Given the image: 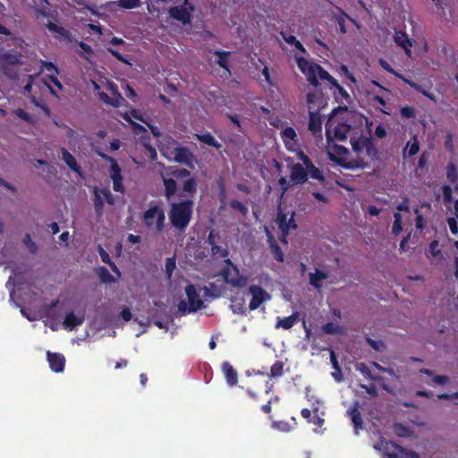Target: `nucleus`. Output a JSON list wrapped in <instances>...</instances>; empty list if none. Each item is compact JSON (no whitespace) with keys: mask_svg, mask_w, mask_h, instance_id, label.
Segmentation results:
<instances>
[{"mask_svg":"<svg viewBox=\"0 0 458 458\" xmlns=\"http://www.w3.org/2000/svg\"><path fill=\"white\" fill-rule=\"evenodd\" d=\"M306 169H307L308 176L310 175L312 179H316L321 182L325 181V176H324L322 171L319 168H318L317 166H315L314 164H312Z\"/></svg>","mask_w":458,"mask_h":458,"instance_id":"obj_43","label":"nucleus"},{"mask_svg":"<svg viewBox=\"0 0 458 458\" xmlns=\"http://www.w3.org/2000/svg\"><path fill=\"white\" fill-rule=\"evenodd\" d=\"M322 331L327 335L342 334V327L333 322H327L322 326Z\"/></svg>","mask_w":458,"mask_h":458,"instance_id":"obj_45","label":"nucleus"},{"mask_svg":"<svg viewBox=\"0 0 458 458\" xmlns=\"http://www.w3.org/2000/svg\"><path fill=\"white\" fill-rule=\"evenodd\" d=\"M62 157L71 170L81 174V166L78 165L75 157L64 148H62Z\"/></svg>","mask_w":458,"mask_h":458,"instance_id":"obj_22","label":"nucleus"},{"mask_svg":"<svg viewBox=\"0 0 458 458\" xmlns=\"http://www.w3.org/2000/svg\"><path fill=\"white\" fill-rule=\"evenodd\" d=\"M340 14L335 15V18L339 25L340 31L344 34L346 33V28H345V20L344 18L347 17L349 20L354 21L343 9L337 8Z\"/></svg>","mask_w":458,"mask_h":458,"instance_id":"obj_42","label":"nucleus"},{"mask_svg":"<svg viewBox=\"0 0 458 458\" xmlns=\"http://www.w3.org/2000/svg\"><path fill=\"white\" fill-rule=\"evenodd\" d=\"M365 139H370V137L360 135L358 138H351V144L354 152L360 153L365 148V146H363V140Z\"/></svg>","mask_w":458,"mask_h":458,"instance_id":"obj_44","label":"nucleus"},{"mask_svg":"<svg viewBox=\"0 0 458 458\" xmlns=\"http://www.w3.org/2000/svg\"><path fill=\"white\" fill-rule=\"evenodd\" d=\"M360 387L361 389H364L368 394H369V395H371L373 397L377 395V390L376 386H373V385L367 386V385H364V384H360Z\"/></svg>","mask_w":458,"mask_h":458,"instance_id":"obj_63","label":"nucleus"},{"mask_svg":"<svg viewBox=\"0 0 458 458\" xmlns=\"http://www.w3.org/2000/svg\"><path fill=\"white\" fill-rule=\"evenodd\" d=\"M356 369L360 371L366 378L369 379L372 376L370 369L364 362L357 363Z\"/></svg>","mask_w":458,"mask_h":458,"instance_id":"obj_53","label":"nucleus"},{"mask_svg":"<svg viewBox=\"0 0 458 458\" xmlns=\"http://www.w3.org/2000/svg\"><path fill=\"white\" fill-rule=\"evenodd\" d=\"M169 206L168 217L171 225L181 232L185 231L193 216V200L186 199L178 202H171Z\"/></svg>","mask_w":458,"mask_h":458,"instance_id":"obj_1","label":"nucleus"},{"mask_svg":"<svg viewBox=\"0 0 458 458\" xmlns=\"http://www.w3.org/2000/svg\"><path fill=\"white\" fill-rule=\"evenodd\" d=\"M231 310L234 314L245 315V300L244 298L234 297L231 300Z\"/></svg>","mask_w":458,"mask_h":458,"instance_id":"obj_33","label":"nucleus"},{"mask_svg":"<svg viewBox=\"0 0 458 458\" xmlns=\"http://www.w3.org/2000/svg\"><path fill=\"white\" fill-rule=\"evenodd\" d=\"M412 142H408L405 146V148L403 150V157H406V156L412 157L416 155L420 150V142L418 140V138L416 135L412 138Z\"/></svg>","mask_w":458,"mask_h":458,"instance_id":"obj_32","label":"nucleus"},{"mask_svg":"<svg viewBox=\"0 0 458 458\" xmlns=\"http://www.w3.org/2000/svg\"><path fill=\"white\" fill-rule=\"evenodd\" d=\"M97 153L102 159H104L111 164L109 174H110V178L112 180L123 178L121 168H120L117 161L114 157H112L103 152H100V151H98Z\"/></svg>","mask_w":458,"mask_h":458,"instance_id":"obj_15","label":"nucleus"},{"mask_svg":"<svg viewBox=\"0 0 458 458\" xmlns=\"http://www.w3.org/2000/svg\"><path fill=\"white\" fill-rule=\"evenodd\" d=\"M335 89V95L337 100L345 101L347 104H350L352 101V98L350 94L336 81V84L332 85Z\"/></svg>","mask_w":458,"mask_h":458,"instance_id":"obj_36","label":"nucleus"},{"mask_svg":"<svg viewBox=\"0 0 458 458\" xmlns=\"http://www.w3.org/2000/svg\"><path fill=\"white\" fill-rule=\"evenodd\" d=\"M224 264L225 267L220 274L224 277L225 282L233 287H244L248 283V279L246 276L240 275L237 266L230 259H224Z\"/></svg>","mask_w":458,"mask_h":458,"instance_id":"obj_2","label":"nucleus"},{"mask_svg":"<svg viewBox=\"0 0 458 458\" xmlns=\"http://www.w3.org/2000/svg\"><path fill=\"white\" fill-rule=\"evenodd\" d=\"M297 64L299 69L307 76V79L310 81V78H311L312 75L311 68L316 66L317 64L310 62L304 57H299L297 58Z\"/></svg>","mask_w":458,"mask_h":458,"instance_id":"obj_29","label":"nucleus"},{"mask_svg":"<svg viewBox=\"0 0 458 458\" xmlns=\"http://www.w3.org/2000/svg\"><path fill=\"white\" fill-rule=\"evenodd\" d=\"M99 192H100L101 196L105 199V200L106 201L107 204L114 205V199L113 194L111 193V191L108 189H103V190L99 191Z\"/></svg>","mask_w":458,"mask_h":458,"instance_id":"obj_59","label":"nucleus"},{"mask_svg":"<svg viewBox=\"0 0 458 458\" xmlns=\"http://www.w3.org/2000/svg\"><path fill=\"white\" fill-rule=\"evenodd\" d=\"M349 412H350V416H351V419H352L354 428L357 429L361 428L363 421H362L361 414H360V411L358 410V408L353 407L352 409L350 410Z\"/></svg>","mask_w":458,"mask_h":458,"instance_id":"obj_41","label":"nucleus"},{"mask_svg":"<svg viewBox=\"0 0 458 458\" xmlns=\"http://www.w3.org/2000/svg\"><path fill=\"white\" fill-rule=\"evenodd\" d=\"M287 222H288L287 214H284L282 211H279L277 217H276V223H277L278 228L282 232V237L280 238V241L282 242H286V235H287L286 224H287Z\"/></svg>","mask_w":458,"mask_h":458,"instance_id":"obj_30","label":"nucleus"},{"mask_svg":"<svg viewBox=\"0 0 458 458\" xmlns=\"http://www.w3.org/2000/svg\"><path fill=\"white\" fill-rule=\"evenodd\" d=\"M311 70L312 75L310 78V83L314 87H318L319 85L318 79L322 81H327L330 83V85L336 84V80L331 76L320 64L313 66Z\"/></svg>","mask_w":458,"mask_h":458,"instance_id":"obj_8","label":"nucleus"},{"mask_svg":"<svg viewBox=\"0 0 458 458\" xmlns=\"http://www.w3.org/2000/svg\"><path fill=\"white\" fill-rule=\"evenodd\" d=\"M98 277L104 284H110L114 282V277L109 273L108 269L105 267L98 268Z\"/></svg>","mask_w":458,"mask_h":458,"instance_id":"obj_46","label":"nucleus"},{"mask_svg":"<svg viewBox=\"0 0 458 458\" xmlns=\"http://www.w3.org/2000/svg\"><path fill=\"white\" fill-rule=\"evenodd\" d=\"M282 139L285 144V147L290 149L291 144L296 143L297 134L295 130L293 127H286L281 133Z\"/></svg>","mask_w":458,"mask_h":458,"instance_id":"obj_28","label":"nucleus"},{"mask_svg":"<svg viewBox=\"0 0 458 458\" xmlns=\"http://www.w3.org/2000/svg\"><path fill=\"white\" fill-rule=\"evenodd\" d=\"M322 116L318 111L309 110L308 129L314 136L322 135Z\"/></svg>","mask_w":458,"mask_h":458,"instance_id":"obj_11","label":"nucleus"},{"mask_svg":"<svg viewBox=\"0 0 458 458\" xmlns=\"http://www.w3.org/2000/svg\"><path fill=\"white\" fill-rule=\"evenodd\" d=\"M351 125L346 123H339L334 130V138L336 140L344 141L347 139L350 132Z\"/></svg>","mask_w":458,"mask_h":458,"instance_id":"obj_23","label":"nucleus"},{"mask_svg":"<svg viewBox=\"0 0 458 458\" xmlns=\"http://www.w3.org/2000/svg\"><path fill=\"white\" fill-rule=\"evenodd\" d=\"M290 178L295 184L304 183L308 180L307 169L300 163L293 165Z\"/></svg>","mask_w":458,"mask_h":458,"instance_id":"obj_13","label":"nucleus"},{"mask_svg":"<svg viewBox=\"0 0 458 458\" xmlns=\"http://www.w3.org/2000/svg\"><path fill=\"white\" fill-rule=\"evenodd\" d=\"M363 146H365L366 154L371 158V160H377L378 158V149L375 146L372 139H365L363 140Z\"/></svg>","mask_w":458,"mask_h":458,"instance_id":"obj_35","label":"nucleus"},{"mask_svg":"<svg viewBox=\"0 0 458 458\" xmlns=\"http://www.w3.org/2000/svg\"><path fill=\"white\" fill-rule=\"evenodd\" d=\"M249 293L251 295V300L249 304L250 310H255L265 301L271 299V295L261 286L251 284L249 287Z\"/></svg>","mask_w":458,"mask_h":458,"instance_id":"obj_6","label":"nucleus"},{"mask_svg":"<svg viewBox=\"0 0 458 458\" xmlns=\"http://www.w3.org/2000/svg\"><path fill=\"white\" fill-rule=\"evenodd\" d=\"M231 208L239 211L242 216H246L248 214V208L241 201L233 199L230 201Z\"/></svg>","mask_w":458,"mask_h":458,"instance_id":"obj_49","label":"nucleus"},{"mask_svg":"<svg viewBox=\"0 0 458 458\" xmlns=\"http://www.w3.org/2000/svg\"><path fill=\"white\" fill-rule=\"evenodd\" d=\"M185 293L189 301V311H197L204 308V303L193 284L185 287Z\"/></svg>","mask_w":458,"mask_h":458,"instance_id":"obj_9","label":"nucleus"},{"mask_svg":"<svg viewBox=\"0 0 458 458\" xmlns=\"http://www.w3.org/2000/svg\"><path fill=\"white\" fill-rule=\"evenodd\" d=\"M215 55L218 57V59L216 61L217 64L220 67H222L223 69H225L230 72L229 67H228V57L230 56L231 53L228 51L217 50L215 52Z\"/></svg>","mask_w":458,"mask_h":458,"instance_id":"obj_38","label":"nucleus"},{"mask_svg":"<svg viewBox=\"0 0 458 458\" xmlns=\"http://www.w3.org/2000/svg\"><path fill=\"white\" fill-rule=\"evenodd\" d=\"M83 322L84 316L78 317L72 311H71L66 314L63 322V326L66 330L72 331L76 327L81 326Z\"/></svg>","mask_w":458,"mask_h":458,"instance_id":"obj_17","label":"nucleus"},{"mask_svg":"<svg viewBox=\"0 0 458 458\" xmlns=\"http://www.w3.org/2000/svg\"><path fill=\"white\" fill-rule=\"evenodd\" d=\"M328 277V274L327 272L317 269L314 273H310V284L313 285L317 289H320L322 287V280H325Z\"/></svg>","mask_w":458,"mask_h":458,"instance_id":"obj_25","label":"nucleus"},{"mask_svg":"<svg viewBox=\"0 0 458 458\" xmlns=\"http://www.w3.org/2000/svg\"><path fill=\"white\" fill-rule=\"evenodd\" d=\"M46 27L47 28V30L49 31L54 33L55 38H58V39L63 38L65 40H71V33L69 32V30L64 29V27L58 26L52 21H48L46 24Z\"/></svg>","mask_w":458,"mask_h":458,"instance_id":"obj_18","label":"nucleus"},{"mask_svg":"<svg viewBox=\"0 0 458 458\" xmlns=\"http://www.w3.org/2000/svg\"><path fill=\"white\" fill-rule=\"evenodd\" d=\"M174 159L177 163L190 165L193 160V155L187 147H177L174 149Z\"/></svg>","mask_w":458,"mask_h":458,"instance_id":"obj_14","label":"nucleus"},{"mask_svg":"<svg viewBox=\"0 0 458 458\" xmlns=\"http://www.w3.org/2000/svg\"><path fill=\"white\" fill-rule=\"evenodd\" d=\"M379 64L380 66L386 70V72L395 75L397 78L400 79V76H403L402 74L396 72L393 68L392 66L384 59H379Z\"/></svg>","mask_w":458,"mask_h":458,"instance_id":"obj_57","label":"nucleus"},{"mask_svg":"<svg viewBox=\"0 0 458 458\" xmlns=\"http://www.w3.org/2000/svg\"><path fill=\"white\" fill-rule=\"evenodd\" d=\"M271 249H272V252L275 256V259L279 262H283L284 261V254H283L281 248L276 242H273V243H271Z\"/></svg>","mask_w":458,"mask_h":458,"instance_id":"obj_54","label":"nucleus"},{"mask_svg":"<svg viewBox=\"0 0 458 458\" xmlns=\"http://www.w3.org/2000/svg\"><path fill=\"white\" fill-rule=\"evenodd\" d=\"M198 182L194 176H190L182 182V191L192 198L197 192Z\"/></svg>","mask_w":458,"mask_h":458,"instance_id":"obj_26","label":"nucleus"},{"mask_svg":"<svg viewBox=\"0 0 458 458\" xmlns=\"http://www.w3.org/2000/svg\"><path fill=\"white\" fill-rule=\"evenodd\" d=\"M420 374L427 375L432 377V382L436 385L445 386L449 383L450 379L445 375H434V371L428 369H420L419 370Z\"/></svg>","mask_w":458,"mask_h":458,"instance_id":"obj_24","label":"nucleus"},{"mask_svg":"<svg viewBox=\"0 0 458 458\" xmlns=\"http://www.w3.org/2000/svg\"><path fill=\"white\" fill-rule=\"evenodd\" d=\"M23 243L24 245L29 249L30 252L31 254H36L37 251H38V246L36 244V242H34L32 240H31V237L29 233H26L24 238H23Z\"/></svg>","mask_w":458,"mask_h":458,"instance_id":"obj_51","label":"nucleus"},{"mask_svg":"<svg viewBox=\"0 0 458 458\" xmlns=\"http://www.w3.org/2000/svg\"><path fill=\"white\" fill-rule=\"evenodd\" d=\"M447 224H448L451 233L453 234H457L458 233V224H457L456 218L449 217L447 219Z\"/></svg>","mask_w":458,"mask_h":458,"instance_id":"obj_61","label":"nucleus"},{"mask_svg":"<svg viewBox=\"0 0 458 458\" xmlns=\"http://www.w3.org/2000/svg\"><path fill=\"white\" fill-rule=\"evenodd\" d=\"M446 178L453 184L458 182V170L453 162L446 165Z\"/></svg>","mask_w":458,"mask_h":458,"instance_id":"obj_40","label":"nucleus"},{"mask_svg":"<svg viewBox=\"0 0 458 458\" xmlns=\"http://www.w3.org/2000/svg\"><path fill=\"white\" fill-rule=\"evenodd\" d=\"M164 196L166 200H170L177 191V182L173 178H164Z\"/></svg>","mask_w":458,"mask_h":458,"instance_id":"obj_20","label":"nucleus"},{"mask_svg":"<svg viewBox=\"0 0 458 458\" xmlns=\"http://www.w3.org/2000/svg\"><path fill=\"white\" fill-rule=\"evenodd\" d=\"M299 318L298 313H293L288 317L284 318H278L277 322L276 324V327L279 328L282 327L285 330L291 329L297 322Z\"/></svg>","mask_w":458,"mask_h":458,"instance_id":"obj_21","label":"nucleus"},{"mask_svg":"<svg viewBox=\"0 0 458 458\" xmlns=\"http://www.w3.org/2000/svg\"><path fill=\"white\" fill-rule=\"evenodd\" d=\"M394 42L397 46L403 48L407 55H410V48L412 47V43L405 32L396 31L394 34Z\"/></svg>","mask_w":458,"mask_h":458,"instance_id":"obj_19","label":"nucleus"},{"mask_svg":"<svg viewBox=\"0 0 458 458\" xmlns=\"http://www.w3.org/2000/svg\"><path fill=\"white\" fill-rule=\"evenodd\" d=\"M170 174L175 179L189 178L191 176V172L186 168H176L173 170Z\"/></svg>","mask_w":458,"mask_h":458,"instance_id":"obj_50","label":"nucleus"},{"mask_svg":"<svg viewBox=\"0 0 458 458\" xmlns=\"http://www.w3.org/2000/svg\"><path fill=\"white\" fill-rule=\"evenodd\" d=\"M98 251L101 258L102 262L105 264H107L113 272L120 275V271H119L117 266L111 260L109 254L105 250V249L101 245H98Z\"/></svg>","mask_w":458,"mask_h":458,"instance_id":"obj_34","label":"nucleus"},{"mask_svg":"<svg viewBox=\"0 0 458 458\" xmlns=\"http://www.w3.org/2000/svg\"><path fill=\"white\" fill-rule=\"evenodd\" d=\"M194 11V4L190 0H183L182 4L170 7L168 9V14L172 19L182 24L188 25L191 23Z\"/></svg>","mask_w":458,"mask_h":458,"instance_id":"obj_3","label":"nucleus"},{"mask_svg":"<svg viewBox=\"0 0 458 458\" xmlns=\"http://www.w3.org/2000/svg\"><path fill=\"white\" fill-rule=\"evenodd\" d=\"M112 181H113V189H114V191H116V192L123 193L124 192V187H123V178L114 179Z\"/></svg>","mask_w":458,"mask_h":458,"instance_id":"obj_60","label":"nucleus"},{"mask_svg":"<svg viewBox=\"0 0 458 458\" xmlns=\"http://www.w3.org/2000/svg\"><path fill=\"white\" fill-rule=\"evenodd\" d=\"M394 221L392 227V233L394 235H398L403 230L402 227V216L399 212H395L394 214Z\"/></svg>","mask_w":458,"mask_h":458,"instance_id":"obj_48","label":"nucleus"},{"mask_svg":"<svg viewBox=\"0 0 458 458\" xmlns=\"http://www.w3.org/2000/svg\"><path fill=\"white\" fill-rule=\"evenodd\" d=\"M175 268V259L174 258H168L165 260V272L170 277Z\"/></svg>","mask_w":458,"mask_h":458,"instance_id":"obj_56","label":"nucleus"},{"mask_svg":"<svg viewBox=\"0 0 458 458\" xmlns=\"http://www.w3.org/2000/svg\"><path fill=\"white\" fill-rule=\"evenodd\" d=\"M47 357L49 367L54 372L60 373L64 371L65 366V358L64 354L59 352H51L48 351L47 352Z\"/></svg>","mask_w":458,"mask_h":458,"instance_id":"obj_12","label":"nucleus"},{"mask_svg":"<svg viewBox=\"0 0 458 458\" xmlns=\"http://www.w3.org/2000/svg\"><path fill=\"white\" fill-rule=\"evenodd\" d=\"M393 428L394 434L400 437H408L412 434V430L403 423H394Z\"/></svg>","mask_w":458,"mask_h":458,"instance_id":"obj_39","label":"nucleus"},{"mask_svg":"<svg viewBox=\"0 0 458 458\" xmlns=\"http://www.w3.org/2000/svg\"><path fill=\"white\" fill-rule=\"evenodd\" d=\"M21 64V55L13 51H6L0 55V69L8 74L12 66Z\"/></svg>","mask_w":458,"mask_h":458,"instance_id":"obj_7","label":"nucleus"},{"mask_svg":"<svg viewBox=\"0 0 458 458\" xmlns=\"http://www.w3.org/2000/svg\"><path fill=\"white\" fill-rule=\"evenodd\" d=\"M401 458H420L419 454L414 451L407 450L404 448L401 449Z\"/></svg>","mask_w":458,"mask_h":458,"instance_id":"obj_62","label":"nucleus"},{"mask_svg":"<svg viewBox=\"0 0 458 458\" xmlns=\"http://www.w3.org/2000/svg\"><path fill=\"white\" fill-rule=\"evenodd\" d=\"M401 115L404 118L410 119L415 116V111L411 106H403L401 108Z\"/></svg>","mask_w":458,"mask_h":458,"instance_id":"obj_58","label":"nucleus"},{"mask_svg":"<svg viewBox=\"0 0 458 458\" xmlns=\"http://www.w3.org/2000/svg\"><path fill=\"white\" fill-rule=\"evenodd\" d=\"M195 137L199 141L205 143L210 147H214L216 149H219L222 148V144L219 143L215 139V137L208 131L202 133V134H196Z\"/></svg>","mask_w":458,"mask_h":458,"instance_id":"obj_27","label":"nucleus"},{"mask_svg":"<svg viewBox=\"0 0 458 458\" xmlns=\"http://www.w3.org/2000/svg\"><path fill=\"white\" fill-rule=\"evenodd\" d=\"M144 223L147 227H151L155 225V229L161 232L164 229L165 216L163 209L157 206L149 208L144 212Z\"/></svg>","mask_w":458,"mask_h":458,"instance_id":"obj_4","label":"nucleus"},{"mask_svg":"<svg viewBox=\"0 0 458 458\" xmlns=\"http://www.w3.org/2000/svg\"><path fill=\"white\" fill-rule=\"evenodd\" d=\"M222 370L225 377L226 383L231 386H235L238 382V374L230 362L224 361L222 363Z\"/></svg>","mask_w":458,"mask_h":458,"instance_id":"obj_16","label":"nucleus"},{"mask_svg":"<svg viewBox=\"0 0 458 458\" xmlns=\"http://www.w3.org/2000/svg\"><path fill=\"white\" fill-rule=\"evenodd\" d=\"M400 79L407 85H409L411 88H412L413 89H415L416 91L421 93L422 95H424L425 97H427L428 98L431 99V100H435V96L434 94L428 92V90L424 89L422 88V86H420V84L416 83L415 81H411V80H409L407 79L406 77L404 76H400Z\"/></svg>","mask_w":458,"mask_h":458,"instance_id":"obj_31","label":"nucleus"},{"mask_svg":"<svg viewBox=\"0 0 458 458\" xmlns=\"http://www.w3.org/2000/svg\"><path fill=\"white\" fill-rule=\"evenodd\" d=\"M367 166H368V165L362 159H357V160L352 161L346 165V167H348V168H355V167L365 168Z\"/></svg>","mask_w":458,"mask_h":458,"instance_id":"obj_64","label":"nucleus"},{"mask_svg":"<svg viewBox=\"0 0 458 458\" xmlns=\"http://www.w3.org/2000/svg\"><path fill=\"white\" fill-rule=\"evenodd\" d=\"M221 239L219 232L212 229L209 231L206 243L210 246V253L212 257H220L225 259L229 255L227 248H223L218 244Z\"/></svg>","mask_w":458,"mask_h":458,"instance_id":"obj_5","label":"nucleus"},{"mask_svg":"<svg viewBox=\"0 0 458 458\" xmlns=\"http://www.w3.org/2000/svg\"><path fill=\"white\" fill-rule=\"evenodd\" d=\"M284 372V362L281 360H276L270 369V377H277L283 375Z\"/></svg>","mask_w":458,"mask_h":458,"instance_id":"obj_47","label":"nucleus"},{"mask_svg":"<svg viewBox=\"0 0 458 458\" xmlns=\"http://www.w3.org/2000/svg\"><path fill=\"white\" fill-rule=\"evenodd\" d=\"M443 199L445 203H450L453 200V190L450 185H444L442 187Z\"/></svg>","mask_w":458,"mask_h":458,"instance_id":"obj_55","label":"nucleus"},{"mask_svg":"<svg viewBox=\"0 0 458 458\" xmlns=\"http://www.w3.org/2000/svg\"><path fill=\"white\" fill-rule=\"evenodd\" d=\"M140 4V0H118V5L123 9H133Z\"/></svg>","mask_w":458,"mask_h":458,"instance_id":"obj_52","label":"nucleus"},{"mask_svg":"<svg viewBox=\"0 0 458 458\" xmlns=\"http://www.w3.org/2000/svg\"><path fill=\"white\" fill-rule=\"evenodd\" d=\"M93 204L96 214L100 216L104 210V200L98 188L94 190Z\"/></svg>","mask_w":458,"mask_h":458,"instance_id":"obj_37","label":"nucleus"},{"mask_svg":"<svg viewBox=\"0 0 458 458\" xmlns=\"http://www.w3.org/2000/svg\"><path fill=\"white\" fill-rule=\"evenodd\" d=\"M307 103L309 110L319 112L327 106V99L321 91L309 92L307 94Z\"/></svg>","mask_w":458,"mask_h":458,"instance_id":"obj_10","label":"nucleus"}]
</instances>
